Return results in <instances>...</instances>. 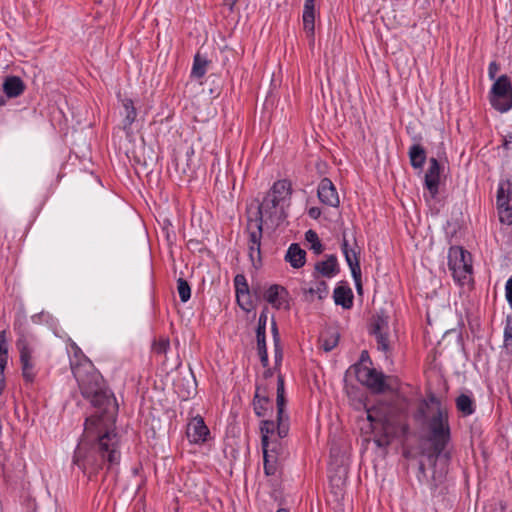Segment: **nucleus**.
Instances as JSON below:
<instances>
[{
    "instance_id": "obj_31",
    "label": "nucleus",
    "mask_w": 512,
    "mask_h": 512,
    "mask_svg": "<svg viewBox=\"0 0 512 512\" xmlns=\"http://www.w3.org/2000/svg\"><path fill=\"white\" fill-rule=\"evenodd\" d=\"M338 340L339 335L337 333H331L329 335L322 336L320 340L321 347L323 348L324 351L329 352L337 346Z\"/></svg>"
},
{
    "instance_id": "obj_24",
    "label": "nucleus",
    "mask_w": 512,
    "mask_h": 512,
    "mask_svg": "<svg viewBox=\"0 0 512 512\" xmlns=\"http://www.w3.org/2000/svg\"><path fill=\"white\" fill-rule=\"evenodd\" d=\"M386 330H389L388 316L384 315L383 313L375 315L371 323V333L377 334Z\"/></svg>"
},
{
    "instance_id": "obj_21",
    "label": "nucleus",
    "mask_w": 512,
    "mask_h": 512,
    "mask_svg": "<svg viewBox=\"0 0 512 512\" xmlns=\"http://www.w3.org/2000/svg\"><path fill=\"white\" fill-rule=\"evenodd\" d=\"M264 458V472L267 476H275L279 471L280 460L277 455L274 454H263Z\"/></svg>"
},
{
    "instance_id": "obj_57",
    "label": "nucleus",
    "mask_w": 512,
    "mask_h": 512,
    "mask_svg": "<svg viewBox=\"0 0 512 512\" xmlns=\"http://www.w3.org/2000/svg\"><path fill=\"white\" fill-rule=\"evenodd\" d=\"M364 354H366V352H363V353L361 354L362 359H363V358H366V355H364Z\"/></svg>"
},
{
    "instance_id": "obj_56",
    "label": "nucleus",
    "mask_w": 512,
    "mask_h": 512,
    "mask_svg": "<svg viewBox=\"0 0 512 512\" xmlns=\"http://www.w3.org/2000/svg\"><path fill=\"white\" fill-rule=\"evenodd\" d=\"M277 512H289L287 509L281 508Z\"/></svg>"
},
{
    "instance_id": "obj_58",
    "label": "nucleus",
    "mask_w": 512,
    "mask_h": 512,
    "mask_svg": "<svg viewBox=\"0 0 512 512\" xmlns=\"http://www.w3.org/2000/svg\"><path fill=\"white\" fill-rule=\"evenodd\" d=\"M364 354H366V352H363V353L361 354L362 359H363V358H366V355H364Z\"/></svg>"
},
{
    "instance_id": "obj_59",
    "label": "nucleus",
    "mask_w": 512,
    "mask_h": 512,
    "mask_svg": "<svg viewBox=\"0 0 512 512\" xmlns=\"http://www.w3.org/2000/svg\"><path fill=\"white\" fill-rule=\"evenodd\" d=\"M420 413H421L422 415L424 414V408H423V407H421V409H420Z\"/></svg>"
},
{
    "instance_id": "obj_12",
    "label": "nucleus",
    "mask_w": 512,
    "mask_h": 512,
    "mask_svg": "<svg viewBox=\"0 0 512 512\" xmlns=\"http://www.w3.org/2000/svg\"><path fill=\"white\" fill-rule=\"evenodd\" d=\"M264 299L276 309L288 308L287 291L280 285L274 284L267 288Z\"/></svg>"
},
{
    "instance_id": "obj_9",
    "label": "nucleus",
    "mask_w": 512,
    "mask_h": 512,
    "mask_svg": "<svg viewBox=\"0 0 512 512\" xmlns=\"http://www.w3.org/2000/svg\"><path fill=\"white\" fill-rule=\"evenodd\" d=\"M358 380L375 393H381L386 388L385 377L382 372L374 368L360 367L357 370Z\"/></svg>"
},
{
    "instance_id": "obj_33",
    "label": "nucleus",
    "mask_w": 512,
    "mask_h": 512,
    "mask_svg": "<svg viewBox=\"0 0 512 512\" xmlns=\"http://www.w3.org/2000/svg\"><path fill=\"white\" fill-rule=\"evenodd\" d=\"M509 193H506L504 186L499 185L497 191V209L510 205Z\"/></svg>"
},
{
    "instance_id": "obj_15",
    "label": "nucleus",
    "mask_w": 512,
    "mask_h": 512,
    "mask_svg": "<svg viewBox=\"0 0 512 512\" xmlns=\"http://www.w3.org/2000/svg\"><path fill=\"white\" fill-rule=\"evenodd\" d=\"M2 87L8 98H16L23 94L26 85L20 77L10 75L5 77Z\"/></svg>"
},
{
    "instance_id": "obj_13",
    "label": "nucleus",
    "mask_w": 512,
    "mask_h": 512,
    "mask_svg": "<svg viewBox=\"0 0 512 512\" xmlns=\"http://www.w3.org/2000/svg\"><path fill=\"white\" fill-rule=\"evenodd\" d=\"M440 179V165L436 158H430L429 168L425 173V187L428 189L431 197L438 194Z\"/></svg>"
},
{
    "instance_id": "obj_3",
    "label": "nucleus",
    "mask_w": 512,
    "mask_h": 512,
    "mask_svg": "<svg viewBox=\"0 0 512 512\" xmlns=\"http://www.w3.org/2000/svg\"><path fill=\"white\" fill-rule=\"evenodd\" d=\"M291 183L279 180L273 184L262 202L257 205L255 218L249 216L247 231L249 234V255L254 259L260 255L263 225L267 229H276L287 217L286 208L290 205Z\"/></svg>"
},
{
    "instance_id": "obj_17",
    "label": "nucleus",
    "mask_w": 512,
    "mask_h": 512,
    "mask_svg": "<svg viewBox=\"0 0 512 512\" xmlns=\"http://www.w3.org/2000/svg\"><path fill=\"white\" fill-rule=\"evenodd\" d=\"M315 270L323 277L331 278L339 272L337 257L330 255L325 261L317 262Z\"/></svg>"
},
{
    "instance_id": "obj_49",
    "label": "nucleus",
    "mask_w": 512,
    "mask_h": 512,
    "mask_svg": "<svg viewBox=\"0 0 512 512\" xmlns=\"http://www.w3.org/2000/svg\"><path fill=\"white\" fill-rule=\"evenodd\" d=\"M7 359L8 356H0V370H5V367L7 365Z\"/></svg>"
},
{
    "instance_id": "obj_25",
    "label": "nucleus",
    "mask_w": 512,
    "mask_h": 512,
    "mask_svg": "<svg viewBox=\"0 0 512 512\" xmlns=\"http://www.w3.org/2000/svg\"><path fill=\"white\" fill-rule=\"evenodd\" d=\"M268 405L269 399L266 396H260L259 389H257L253 400L255 414L259 417L264 416Z\"/></svg>"
},
{
    "instance_id": "obj_32",
    "label": "nucleus",
    "mask_w": 512,
    "mask_h": 512,
    "mask_svg": "<svg viewBox=\"0 0 512 512\" xmlns=\"http://www.w3.org/2000/svg\"><path fill=\"white\" fill-rule=\"evenodd\" d=\"M177 291L182 302H187L191 297V288L188 282L182 278L177 280Z\"/></svg>"
},
{
    "instance_id": "obj_37",
    "label": "nucleus",
    "mask_w": 512,
    "mask_h": 512,
    "mask_svg": "<svg viewBox=\"0 0 512 512\" xmlns=\"http://www.w3.org/2000/svg\"><path fill=\"white\" fill-rule=\"evenodd\" d=\"M258 354L260 357V361L264 367L268 366V354L266 348V341L257 342Z\"/></svg>"
},
{
    "instance_id": "obj_47",
    "label": "nucleus",
    "mask_w": 512,
    "mask_h": 512,
    "mask_svg": "<svg viewBox=\"0 0 512 512\" xmlns=\"http://www.w3.org/2000/svg\"><path fill=\"white\" fill-rule=\"evenodd\" d=\"M266 322H267V315L262 312L259 316L258 325H262L266 328Z\"/></svg>"
},
{
    "instance_id": "obj_39",
    "label": "nucleus",
    "mask_w": 512,
    "mask_h": 512,
    "mask_svg": "<svg viewBox=\"0 0 512 512\" xmlns=\"http://www.w3.org/2000/svg\"><path fill=\"white\" fill-rule=\"evenodd\" d=\"M505 296L508 304L512 308V276L507 280L505 284Z\"/></svg>"
},
{
    "instance_id": "obj_5",
    "label": "nucleus",
    "mask_w": 512,
    "mask_h": 512,
    "mask_svg": "<svg viewBox=\"0 0 512 512\" xmlns=\"http://www.w3.org/2000/svg\"><path fill=\"white\" fill-rule=\"evenodd\" d=\"M491 106L500 113L512 108V84L508 76L501 75L492 85L489 93Z\"/></svg>"
},
{
    "instance_id": "obj_30",
    "label": "nucleus",
    "mask_w": 512,
    "mask_h": 512,
    "mask_svg": "<svg viewBox=\"0 0 512 512\" xmlns=\"http://www.w3.org/2000/svg\"><path fill=\"white\" fill-rule=\"evenodd\" d=\"M376 338L377 347L379 350L383 352H388L390 350V334L389 330L382 331L381 333L373 334Z\"/></svg>"
},
{
    "instance_id": "obj_38",
    "label": "nucleus",
    "mask_w": 512,
    "mask_h": 512,
    "mask_svg": "<svg viewBox=\"0 0 512 512\" xmlns=\"http://www.w3.org/2000/svg\"><path fill=\"white\" fill-rule=\"evenodd\" d=\"M236 299L239 304V306L246 311H249L252 303L250 301V294L247 293V296H244L243 298L240 297V294H236Z\"/></svg>"
},
{
    "instance_id": "obj_43",
    "label": "nucleus",
    "mask_w": 512,
    "mask_h": 512,
    "mask_svg": "<svg viewBox=\"0 0 512 512\" xmlns=\"http://www.w3.org/2000/svg\"><path fill=\"white\" fill-rule=\"evenodd\" d=\"M285 394L284 379L281 375L278 376L277 380V395Z\"/></svg>"
},
{
    "instance_id": "obj_42",
    "label": "nucleus",
    "mask_w": 512,
    "mask_h": 512,
    "mask_svg": "<svg viewBox=\"0 0 512 512\" xmlns=\"http://www.w3.org/2000/svg\"><path fill=\"white\" fill-rule=\"evenodd\" d=\"M265 329L266 328L263 327L262 325H258L257 331H256L257 342L265 341Z\"/></svg>"
},
{
    "instance_id": "obj_51",
    "label": "nucleus",
    "mask_w": 512,
    "mask_h": 512,
    "mask_svg": "<svg viewBox=\"0 0 512 512\" xmlns=\"http://www.w3.org/2000/svg\"><path fill=\"white\" fill-rule=\"evenodd\" d=\"M334 481H336V486H337V488H340V485H342V484H343V479H342V477H338L337 479L332 478V479H331V482L333 483Z\"/></svg>"
},
{
    "instance_id": "obj_10",
    "label": "nucleus",
    "mask_w": 512,
    "mask_h": 512,
    "mask_svg": "<svg viewBox=\"0 0 512 512\" xmlns=\"http://www.w3.org/2000/svg\"><path fill=\"white\" fill-rule=\"evenodd\" d=\"M317 195L321 203L330 207H338L340 204V199L336 187L328 178H323L320 181Z\"/></svg>"
},
{
    "instance_id": "obj_48",
    "label": "nucleus",
    "mask_w": 512,
    "mask_h": 512,
    "mask_svg": "<svg viewBox=\"0 0 512 512\" xmlns=\"http://www.w3.org/2000/svg\"><path fill=\"white\" fill-rule=\"evenodd\" d=\"M0 356H8V348L6 343L0 344Z\"/></svg>"
},
{
    "instance_id": "obj_45",
    "label": "nucleus",
    "mask_w": 512,
    "mask_h": 512,
    "mask_svg": "<svg viewBox=\"0 0 512 512\" xmlns=\"http://www.w3.org/2000/svg\"><path fill=\"white\" fill-rule=\"evenodd\" d=\"M503 146L505 149H512V133L505 136Z\"/></svg>"
},
{
    "instance_id": "obj_7",
    "label": "nucleus",
    "mask_w": 512,
    "mask_h": 512,
    "mask_svg": "<svg viewBox=\"0 0 512 512\" xmlns=\"http://www.w3.org/2000/svg\"><path fill=\"white\" fill-rule=\"evenodd\" d=\"M16 346L20 353L22 375L26 381L32 382L35 374L33 372L34 365L32 362L33 349L30 345V341L25 335H21L17 340Z\"/></svg>"
},
{
    "instance_id": "obj_8",
    "label": "nucleus",
    "mask_w": 512,
    "mask_h": 512,
    "mask_svg": "<svg viewBox=\"0 0 512 512\" xmlns=\"http://www.w3.org/2000/svg\"><path fill=\"white\" fill-rule=\"evenodd\" d=\"M342 252L345 256V260L351 270L352 277L356 283L358 289L361 288V268L359 261L360 250L357 245L349 247L348 240L346 239L345 233L343 234V240L341 244Z\"/></svg>"
},
{
    "instance_id": "obj_40",
    "label": "nucleus",
    "mask_w": 512,
    "mask_h": 512,
    "mask_svg": "<svg viewBox=\"0 0 512 512\" xmlns=\"http://www.w3.org/2000/svg\"><path fill=\"white\" fill-rule=\"evenodd\" d=\"M499 71V65L496 62H491L488 67V74L491 79H494Z\"/></svg>"
},
{
    "instance_id": "obj_20",
    "label": "nucleus",
    "mask_w": 512,
    "mask_h": 512,
    "mask_svg": "<svg viewBox=\"0 0 512 512\" xmlns=\"http://www.w3.org/2000/svg\"><path fill=\"white\" fill-rule=\"evenodd\" d=\"M408 154L411 166L414 169H422L426 161L425 149L419 144H414L410 147Z\"/></svg>"
},
{
    "instance_id": "obj_55",
    "label": "nucleus",
    "mask_w": 512,
    "mask_h": 512,
    "mask_svg": "<svg viewBox=\"0 0 512 512\" xmlns=\"http://www.w3.org/2000/svg\"><path fill=\"white\" fill-rule=\"evenodd\" d=\"M5 104V100L3 98L0 97V106L4 105Z\"/></svg>"
},
{
    "instance_id": "obj_28",
    "label": "nucleus",
    "mask_w": 512,
    "mask_h": 512,
    "mask_svg": "<svg viewBox=\"0 0 512 512\" xmlns=\"http://www.w3.org/2000/svg\"><path fill=\"white\" fill-rule=\"evenodd\" d=\"M305 239L307 242L311 244L310 249H312L316 254H320L323 251V246L319 240L317 233L313 230H308L305 233Z\"/></svg>"
},
{
    "instance_id": "obj_52",
    "label": "nucleus",
    "mask_w": 512,
    "mask_h": 512,
    "mask_svg": "<svg viewBox=\"0 0 512 512\" xmlns=\"http://www.w3.org/2000/svg\"><path fill=\"white\" fill-rule=\"evenodd\" d=\"M2 343H6V332L5 331L0 332V344H2Z\"/></svg>"
},
{
    "instance_id": "obj_54",
    "label": "nucleus",
    "mask_w": 512,
    "mask_h": 512,
    "mask_svg": "<svg viewBox=\"0 0 512 512\" xmlns=\"http://www.w3.org/2000/svg\"><path fill=\"white\" fill-rule=\"evenodd\" d=\"M4 389H5V381L4 382H0V394H2Z\"/></svg>"
},
{
    "instance_id": "obj_2",
    "label": "nucleus",
    "mask_w": 512,
    "mask_h": 512,
    "mask_svg": "<svg viewBox=\"0 0 512 512\" xmlns=\"http://www.w3.org/2000/svg\"><path fill=\"white\" fill-rule=\"evenodd\" d=\"M431 402L435 403L436 407L427 420L429 446L422 448L417 478L431 491H435L445 482L448 473L451 454L446 447L451 433L447 410L441 407L434 397Z\"/></svg>"
},
{
    "instance_id": "obj_26",
    "label": "nucleus",
    "mask_w": 512,
    "mask_h": 512,
    "mask_svg": "<svg viewBox=\"0 0 512 512\" xmlns=\"http://www.w3.org/2000/svg\"><path fill=\"white\" fill-rule=\"evenodd\" d=\"M208 61L205 58H202L199 54L194 57V63L192 67V75L201 78L206 73Z\"/></svg>"
},
{
    "instance_id": "obj_19",
    "label": "nucleus",
    "mask_w": 512,
    "mask_h": 512,
    "mask_svg": "<svg viewBox=\"0 0 512 512\" xmlns=\"http://www.w3.org/2000/svg\"><path fill=\"white\" fill-rule=\"evenodd\" d=\"M306 252L299 247L298 244H291L287 250L285 260L290 263L293 268H301L305 264Z\"/></svg>"
},
{
    "instance_id": "obj_29",
    "label": "nucleus",
    "mask_w": 512,
    "mask_h": 512,
    "mask_svg": "<svg viewBox=\"0 0 512 512\" xmlns=\"http://www.w3.org/2000/svg\"><path fill=\"white\" fill-rule=\"evenodd\" d=\"M234 286H235L236 294H240L241 298H243L244 296H247V293H249L248 283L243 274H237L235 276Z\"/></svg>"
},
{
    "instance_id": "obj_6",
    "label": "nucleus",
    "mask_w": 512,
    "mask_h": 512,
    "mask_svg": "<svg viewBox=\"0 0 512 512\" xmlns=\"http://www.w3.org/2000/svg\"><path fill=\"white\" fill-rule=\"evenodd\" d=\"M261 434H262V449L263 454L269 453L277 455L279 459H285L287 456V452L284 444L275 437L277 434V423L271 420H264L261 423ZM278 438L279 436L276 435Z\"/></svg>"
},
{
    "instance_id": "obj_23",
    "label": "nucleus",
    "mask_w": 512,
    "mask_h": 512,
    "mask_svg": "<svg viewBox=\"0 0 512 512\" xmlns=\"http://www.w3.org/2000/svg\"><path fill=\"white\" fill-rule=\"evenodd\" d=\"M123 107L125 109V118L123 120V128L127 130L135 121L137 112L131 99L123 100Z\"/></svg>"
},
{
    "instance_id": "obj_27",
    "label": "nucleus",
    "mask_w": 512,
    "mask_h": 512,
    "mask_svg": "<svg viewBox=\"0 0 512 512\" xmlns=\"http://www.w3.org/2000/svg\"><path fill=\"white\" fill-rule=\"evenodd\" d=\"M305 293L309 294L310 296L316 295L318 299H323L328 295V285L325 281H319L316 283L315 287L305 289Z\"/></svg>"
},
{
    "instance_id": "obj_41",
    "label": "nucleus",
    "mask_w": 512,
    "mask_h": 512,
    "mask_svg": "<svg viewBox=\"0 0 512 512\" xmlns=\"http://www.w3.org/2000/svg\"><path fill=\"white\" fill-rule=\"evenodd\" d=\"M367 419L369 420L371 426L375 422L382 421V419L380 417H378L377 415L374 414V410L373 409H368L367 410Z\"/></svg>"
},
{
    "instance_id": "obj_44",
    "label": "nucleus",
    "mask_w": 512,
    "mask_h": 512,
    "mask_svg": "<svg viewBox=\"0 0 512 512\" xmlns=\"http://www.w3.org/2000/svg\"><path fill=\"white\" fill-rule=\"evenodd\" d=\"M308 215L312 218V219H317L320 217L321 215V210L320 208L318 207H311L309 210H308Z\"/></svg>"
},
{
    "instance_id": "obj_46",
    "label": "nucleus",
    "mask_w": 512,
    "mask_h": 512,
    "mask_svg": "<svg viewBox=\"0 0 512 512\" xmlns=\"http://www.w3.org/2000/svg\"><path fill=\"white\" fill-rule=\"evenodd\" d=\"M272 333H273V337H274V342L277 345V343H279V334H278V328H277V325L275 322H273V324H272Z\"/></svg>"
},
{
    "instance_id": "obj_16",
    "label": "nucleus",
    "mask_w": 512,
    "mask_h": 512,
    "mask_svg": "<svg viewBox=\"0 0 512 512\" xmlns=\"http://www.w3.org/2000/svg\"><path fill=\"white\" fill-rule=\"evenodd\" d=\"M315 0H305L303 10V27L304 30L311 36H314L315 30Z\"/></svg>"
},
{
    "instance_id": "obj_34",
    "label": "nucleus",
    "mask_w": 512,
    "mask_h": 512,
    "mask_svg": "<svg viewBox=\"0 0 512 512\" xmlns=\"http://www.w3.org/2000/svg\"><path fill=\"white\" fill-rule=\"evenodd\" d=\"M170 347V341L168 338H160L153 345V351L159 355H165Z\"/></svg>"
},
{
    "instance_id": "obj_53",
    "label": "nucleus",
    "mask_w": 512,
    "mask_h": 512,
    "mask_svg": "<svg viewBox=\"0 0 512 512\" xmlns=\"http://www.w3.org/2000/svg\"><path fill=\"white\" fill-rule=\"evenodd\" d=\"M4 381H5L4 371L0 370V382H4Z\"/></svg>"
},
{
    "instance_id": "obj_1",
    "label": "nucleus",
    "mask_w": 512,
    "mask_h": 512,
    "mask_svg": "<svg viewBox=\"0 0 512 512\" xmlns=\"http://www.w3.org/2000/svg\"><path fill=\"white\" fill-rule=\"evenodd\" d=\"M72 372L82 396L98 409L95 415L86 419L83 439L73 459L74 464L91 478L99 470L119 463V438L115 432L118 404L90 361L72 364Z\"/></svg>"
},
{
    "instance_id": "obj_50",
    "label": "nucleus",
    "mask_w": 512,
    "mask_h": 512,
    "mask_svg": "<svg viewBox=\"0 0 512 512\" xmlns=\"http://www.w3.org/2000/svg\"><path fill=\"white\" fill-rule=\"evenodd\" d=\"M275 359H276V362L280 361L282 359V353L280 351V349L278 348V344L276 345L275 344Z\"/></svg>"
},
{
    "instance_id": "obj_14",
    "label": "nucleus",
    "mask_w": 512,
    "mask_h": 512,
    "mask_svg": "<svg viewBox=\"0 0 512 512\" xmlns=\"http://www.w3.org/2000/svg\"><path fill=\"white\" fill-rule=\"evenodd\" d=\"M277 435L279 439H283L289 432V417L284 412L286 405L285 394L277 395Z\"/></svg>"
},
{
    "instance_id": "obj_36",
    "label": "nucleus",
    "mask_w": 512,
    "mask_h": 512,
    "mask_svg": "<svg viewBox=\"0 0 512 512\" xmlns=\"http://www.w3.org/2000/svg\"><path fill=\"white\" fill-rule=\"evenodd\" d=\"M504 344L505 347L512 348V317L508 316L506 319V325L504 329Z\"/></svg>"
},
{
    "instance_id": "obj_4",
    "label": "nucleus",
    "mask_w": 512,
    "mask_h": 512,
    "mask_svg": "<svg viewBox=\"0 0 512 512\" xmlns=\"http://www.w3.org/2000/svg\"><path fill=\"white\" fill-rule=\"evenodd\" d=\"M448 265L454 279L461 285L470 283L472 279L471 254L461 247H452L449 251Z\"/></svg>"
},
{
    "instance_id": "obj_18",
    "label": "nucleus",
    "mask_w": 512,
    "mask_h": 512,
    "mask_svg": "<svg viewBox=\"0 0 512 512\" xmlns=\"http://www.w3.org/2000/svg\"><path fill=\"white\" fill-rule=\"evenodd\" d=\"M334 301L344 309H349L353 305V292L347 285H338L333 294Z\"/></svg>"
},
{
    "instance_id": "obj_35",
    "label": "nucleus",
    "mask_w": 512,
    "mask_h": 512,
    "mask_svg": "<svg viewBox=\"0 0 512 512\" xmlns=\"http://www.w3.org/2000/svg\"><path fill=\"white\" fill-rule=\"evenodd\" d=\"M499 220L501 223L512 224V206L508 205L498 209Z\"/></svg>"
},
{
    "instance_id": "obj_60",
    "label": "nucleus",
    "mask_w": 512,
    "mask_h": 512,
    "mask_svg": "<svg viewBox=\"0 0 512 512\" xmlns=\"http://www.w3.org/2000/svg\"><path fill=\"white\" fill-rule=\"evenodd\" d=\"M237 0H232V3L234 4Z\"/></svg>"
},
{
    "instance_id": "obj_11",
    "label": "nucleus",
    "mask_w": 512,
    "mask_h": 512,
    "mask_svg": "<svg viewBox=\"0 0 512 512\" xmlns=\"http://www.w3.org/2000/svg\"><path fill=\"white\" fill-rule=\"evenodd\" d=\"M186 434L190 442L198 444L205 442L210 432L203 418L197 416L188 423Z\"/></svg>"
},
{
    "instance_id": "obj_22",
    "label": "nucleus",
    "mask_w": 512,
    "mask_h": 512,
    "mask_svg": "<svg viewBox=\"0 0 512 512\" xmlns=\"http://www.w3.org/2000/svg\"><path fill=\"white\" fill-rule=\"evenodd\" d=\"M457 409L465 416L471 415L475 411L474 402L471 397L466 394H461L456 399Z\"/></svg>"
}]
</instances>
